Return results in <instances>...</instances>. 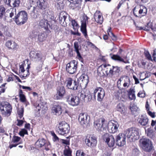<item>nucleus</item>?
<instances>
[{"instance_id":"nucleus-1","label":"nucleus","mask_w":156,"mask_h":156,"mask_svg":"<svg viewBox=\"0 0 156 156\" xmlns=\"http://www.w3.org/2000/svg\"><path fill=\"white\" fill-rule=\"evenodd\" d=\"M125 132L126 137L130 142L135 141L139 138V130L135 128H131L127 129Z\"/></svg>"},{"instance_id":"nucleus-2","label":"nucleus","mask_w":156,"mask_h":156,"mask_svg":"<svg viewBox=\"0 0 156 156\" xmlns=\"http://www.w3.org/2000/svg\"><path fill=\"white\" fill-rule=\"evenodd\" d=\"M30 56L32 60L37 62H39V66L37 67V69L40 71L41 69L44 59H43L42 55L37 51H31L30 53Z\"/></svg>"},{"instance_id":"nucleus-3","label":"nucleus","mask_w":156,"mask_h":156,"mask_svg":"<svg viewBox=\"0 0 156 156\" xmlns=\"http://www.w3.org/2000/svg\"><path fill=\"white\" fill-rule=\"evenodd\" d=\"M27 14L24 11H21L14 16V21L18 25L24 24L27 20Z\"/></svg>"},{"instance_id":"nucleus-4","label":"nucleus","mask_w":156,"mask_h":156,"mask_svg":"<svg viewBox=\"0 0 156 156\" xmlns=\"http://www.w3.org/2000/svg\"><path fill=\"white\" fill-rule=\"evenodd\" d=\"M56 129L59 134L64 135L69 133L70 128L68 124L66 122L63 121L60 122L57 125Z\"/></svg>"},{"instance_id":"nucleus-5","label":"nucleus","mask_w":156,"mask_h":156,"mask_svg":"<svg viewBox=\"0 0 156 156\" xmlns=\"http://www.w3.org/2000/svg\"><path fill=\"white\" fill-rule=\"evenodd\" d=\"M107 122L102 118L98 119L94 122V126L98 131H102L107 129Z\"/></svg>"},{"instance_id":"nucleus-6","label":"nucleus","mask_w":156,"mask_h":156,"mask_svg":"<svg viewBox=\"0 0 156 156\" xmlns=\"http://www.w3.org/2000/svg\"><path fill=\"white\" fill-rule=\"evenodd\" d=\"M140 144L143 149L145 151L149 152L152 149V144L151 141L148 139L143 138L140 139Z\"/></svg>"},{"instance_id":"nucleus-7","label":"nucleus","mask_w":156,"mask_h":156,"mask_svg":"<svg viewBox=\"0 0 156 156\" xmlns=\"http://www.w3.org/2000/svg\"><path fill=\"white\" fill-rule=\"evenodd\" d=\"M0 110L2 114L5 116L10 115L11 112L12 108L8 103H2L0 105Z\"/></svg>"},{"instance_id":"nucleus-8","label":"nucleus","mask_w":156,"mask_h":156,"mask_svg":"<svg viewBox=\"0 0 156 156\" xmlns=\"http://www.w3.org/2000/svg\"><path fill=\"white\" fill-rule=\"evenodd\" d=\"M66 100L68 104L73 106H78L80 102L78 97L73 96L72 94L67 96Z\"/></svg>"},{"instance_id":"nucleus-9","label":"nucleus","mask_w":156,"mask_h":156,"mask_svg":"<svg viewBox=\"0 0 156 156\" xmlns=\"http://www.w3.org/2000/svg\"><path fill=\"white\" fill-rule=\"evenodd\" d=\"M89 80L88 76L85 74H82L77 79L78 83L83 88H85L89 82Z\"/></svg>"},{"instance_id":"nucleus-10","label":"nucleus","mask_w":156,"mask_h":156,"mask_svg":"<svg viewBox=\"0 0 156 156\" xmlns=\"http://www.w3.org/2000/svg\"><path fill=\"white\" fill-rule=\"evenodd\" d=\"M119 127V125L117 122L111 120L108 122L107 128L109 132L114 133L118 131Z\"/></svg>"},{"instance_id":"nucleus-11","label":"nucleus","mask_w":156,"mask_h":156,"mask_svg":"<svg viewBox=\"0 0 156 156\" xmlns=\"http://www.w3.org/2000/svg\"><path fill=\"white\" fill-rule=\"evenodd\" d=\"M77 62L73 60L68 63L66 66V70L69 73L73 74L76 71L77 67Z\"/></svg>"},{"instance_id":"nucleus-12","label":"nucleus","mask_w":156,"mask_h":156,"mask_svg":"<svg viewBox=\"0 0 156 156\" xmlns=\"http://www.w3.org/2000/svg\"><path fill=\"white\" fill-rule=\"evenodd\" d=\"M126 133H120L115 137L117 145L119 146H123L126 143Z\"/></svg>"},{"instance_id":"nucleus-13","label":"nucleus","mask_w":156,"mask_h":156,"mask_svg":"<svg viewBox=\"0 0 156 156\" xmlns=\"http://www.w3.org/2000/svg\"><path fill=\"white\" fill-rule=\"evenodd\" d=\"M97 95V100L98 101H101L103 99L105 93L104 90L101 87H98L95 89L93 93V97L95 98L96 95Z\"/></svg>"},{"instance_id":"nucleus-14","label":"nucleus","mask_w":156,"mask_h":156,"mask_svg":"<svg viewBox=\"0 0 156 156\" xmlns=\"http://www.w3.org/2000/svg\"><path fill=\"white\" fill-rule=\"evenodd\" d=\"M88 17L84 14L83 15L81 19V30L85 36L87 35L86 23L88 22Z\"/></svg>"},{"instance_id":"nucleus-15","label":"nucleus","mask_w":156,"mask_h":156,"mask_svg":"<svg viewBox=\"0 0 156 156\" xmlns=\"http://www.w3.org/2000/svg\"><path fill=\"white\" fill-rule=\"evenodd\" d=\"M103 138L109 147H112L114 146L115 141L113 136L110 135L106 133L103 136Z\"/></svg>"},{"instance_id":"nucleus-16","label":"nucleus","mask_w":156,"mask_h":156,"mask_svg":"<svg viewBox=\"0 0 156 156\" xmlns=\"http://www.w3.org/2000/svg\"><path fill=\"white\" fill-rule=\"evenodd\" d=\"M98 69L102 71L103 73H105L107 75L108 74L112 75L113 73L112 67L109 64H102L99 67Z\"/></svg>"},{"instance_id":"nucleus-17","label":"nucleus","mask_w":156,"mask_h":156,"mask_svg":"<svg viewBox=\"0 0 156 156\" xmlns=\"http://www.w3.org/2000/svg\"><path fill=\"white\" fill-rule=\"evenodd\" d=\"M85 143L87 146L91 147L96 146L97 143L96 137L93 136H91L87 137L85 139Z\"/></svg>"},{"instance_id":"nucleus-18","label":"nucleus","mask_w":156,"mask_h":156,"mask_svg":"<svg viewBox=\"0 0 156 156\" xmlns=\"http://www.w3.org/2000/svg\"><path fill=\"white\" fill-rule=\"evenodd\" d=\"M137 12L136 7H135L133 9V12L134 15L136 17H141L142 16H145L147 14V9L145 7L142 6L140 7L138 15L136 14Z\"/></svg>"},{"instance_id":"nucleus-19","label":"nucleus","mask_w":156,"mask_h":156,"mask_svg":"<svg viewBox=\"0 0 156 156\" xmlns=\"http://www.w3.org/2000/svg\"><path fill=\"white\" fill-rule=\"evenodd\" d=\"M67 81L66 86L69 89L74 90L78 89L79 85L76 80H72L71 78H69Z\"/></svg>"},{"instance_id":"nucleus-20","label":"nucleus","mask_w":156,"mask_h":156,"mask_svg":"<svg viewBox=\"0 0 156 156\" xmlns=\"http://www.w3.org/2000/svg\"><path fill=\"white\" fill-rule=\"evenodd\" d=\"M88 115L86 113H80L79 117V121L80 124L84 126L88 123L87 120Z\"/></svg>"},{"instance_id":"nucleus-21","label":"nucleus","mask_w":156,"mask_h":156,"mask_svg":"<svg viewBox=\"0 0 156 156\" xmlns=\"http://www.w3.org/2000/svg\"><path fill=\"white\" fill-rule=\"evenodd\" d=\"M137 121L139 124L142 126H145L148 123V119L144 115H141L139 117Z\"/></svg>"},{"instance_id":"nucleus-22","label":"nucleus","mask_w":156,"mask_h":156,"mask_svg":"<svg viewBox=\"0 0 156 156\" xmlns=\"http://www.w3.org/2000/svg\"><path fill=\"white\" fill-rule=\"evenodd\" d=\"M94 18L95 21L98 23L101 24L103 19L101 13L99 11H97L94 15Z\"/></svg>"},{"instance_id":"nucleus-23","label":"nucleus","mask_w":156,"mask_h":156,"mask_svg":"<svg viewBox=\"0 0 156 156\" xmlns=\"http://www.w3.org/2000/svg\"><path fill=\"white\" fill-rule=\"evenodd\" d=\"M65 93V90L63 87H58L57 90V94L58 96L56 97V99L57 100L61 99L64 95Z\"/></svg>"},{"instance_id":"nucleus-24","label":"nucleus","mask_w":156,"mask_h":156,"mask_svg":"<svg viewBox=\"0 0 156 156\" xmlns=\"http://www.w3.org/2000/svg\"><path fill=\"white\" fill-rule=\"evenodd\" d=\"M30 67L29 65H27V67L26 68V70L24 69V66L21 65L20 66L19 71H21L22 73H24L23 75H21L22 77H25L29 76V69Z\"/></svg>"},{"instance_id":"nucleus-25","label":"nucleus","mask_w":156,"mask_h":156,"mask_svg":"<svg viewBox=\"0 0 156 156\" xmlns=\"http://www.w3.org/2000/svg\"><path fill=\"white\" fill-rule=\"evenodd\" d=\"M6 46L9 49H16L18 48L17 44L14 42L8 41L5 43Z\"/></svg>"},{"instance_id":"nucleus-26","label":"nucleus","mask_w":156,"mask_h":156,"mask_svg":"<svg viewBox=\"0 0 156 156\" xmlns=\"http://www.w3.org/2000/svg\"><path fill=\"white\" fill-rule=\"evenodd\" d=\"M52 112L56 115H60L62 113L61 107L59 105H55L52 108Z\"/></svg>"},{"instance_id":"nucleus-27","label":"nucleus","mask_w":156,"mask_h":156,"mask_svg":"<svg viewBox=\"0 0 156 156\" xmlns=\"http://www.w3.org/2000/svg\"><path fill=\"white\" fill-rule=\"evenodd\" d=\"M121 79L123 80L124 82L123 84L124 87L128 88L130 85V79L127 76H121Z\"/></svg>"},{"instance_id":"nucleus-28","label":"nucleus","mask_w":156,"mask_h":156,"mask_svg":"<svg viewBox=\"0 0 156 156\" xmlns=\"http://www.w3.org/2000/svg\"><path fill=\"white\" fill-rule=\"evenodd\" d=\"M46 143L45 140L39 139L35 143V146L37 148H41L44 146Z\"/></svg>"},{"instance_id":"nucleus-29","label":"nucleus","mask_w":156,"mask_h":156,"mask_svg":"<svg viewBox=\"0 0 156 156\" xmlns=\"http://www.w3.org/2000/svg\"><path fill=\"white\" fill-rule=\"evenodd\" d=\"M39 24L40 26L44 28L45 29L48 28V26L49 25L47 20L45 19L41 20L39 22Z\"/></svg>"},{"instance_id":"nucleus-30","label":"nucleus","mask_w":156,"mask_h":156,"mask_svg":"<svg viewBox=\"0 0 156 156\" xmlns=\"http://www.w3.org/2000/svg\"><path fill=\"white\" fill-rule=\"evenodd\" d=\"M47 34L45 32L40 34L38 35V40L40 42L44 41L46 39Z\"/></svg>"},{"instance_id":"nucleus-31","label":"nucleus","mask_w":156,"mask_h":156,"mask_svg":"<svg viewBox=\"0 0 156 156\" xmlns=\"http://www.w3.org/2000/svg\"><path fill=\"white\" fill-rule=\"evenodd\" d=\"M63 154L65 156H72V151L68 146H67L65 147Z\"/></svg>"},{"instance_id":"nucleus-32","label":"nucleus","mask_w":156,"mask_h":156,"mask_svg":"<svg viewBox=\"0 0 156 156\" xmlns=\"http://www.w3.org/2000/svg\"><path fill=\"white\" fill-rule=\"evenodd\" d=\"M135 91L133 89H130L129 92V98L131 100H135L136 96L135 94Z\"/></svg>"},{"instance_id":"nucleus-33","label":"nucleus","mask_w":156,"mask_h":156,"mask_svg":"<svg viewBox=\"0 0 156 156\" xmlns=\"http://www.w3.org/2000/svg\"><path fill=\"white\" fill-rule=\"evenodd\" d=\"M39 1L37 2V6L41 9H45L46 7L44 5V3L45 2V0H39Z\"/></svg>"},{"instance_id":"nucleus-34","label":"nucleus","mask_w":156,"mask_h":156,"mask_svg":"<svg viewBox=\"0 0 156 156\" xmlns=\"http://www.w3.org/2000/svg\"><path fill=\"white\" fill-rule=\"evenodd\" d=\"M116 109L121 113H123L125 111V108L123 104L122 103L118 104L116 106Z\"/></svg>"},{"instance_id":"nucleus-35","label":"nucleus","mask_w":156,"mask_h":156,"mask_svg":"<svg viewBox=\"0 0 156 156\" xmlns=\"http://www.w3.org/2000/svg\"><path fill=\"white\" fill-rule=\"evenodd\" d=\"M19 95L20 101L22 102H25L26 101V97L21 90H19Z\"/></svg>"},{"instance_id":"nucleus-36","label":"nucleus","mask_w":156,"mask_h":156,"mask_svg":"<svg viewBox=\"0 0 156 156\" xmlns=\"http://www.w3.org/2000/svg\"><path fill=\"white\" fill-rule=\"evenodd\" d=\"M7 12L9 13V16L12 17L14 15H16V9L15 8H11L7 10Z\"/></svg>"},{"instance_id":"nucleus-37","label":"nucleus","mask_w":156,"mask_h":156,"mask_svg":"<svg viewBox=\"0 0 156 156\" xmlns=\"http://www.w3.org/2000/svg\"><path fill=\"white\" fill-rule=\"evenodd\" d=\"M20 3V0H11V7H16L19 6Z\"/></svg>"},{"instance_id":"nucleus-38","label":"nucleus","mask_w":156,"mask_h":156,"mask_svg":"<svg viewBox=\"0 0 156 156\" xmlns=\"http://www.w3.org/2000/svg\"><path fill=\"white\" fill-rule=\"evenodd\" d=\"M24 112V108L23 107H21L18 109L17 111V113L18 117L21 119L23 116Z\"/></svg>"},{"instance_id":"nucleus-39","label":"nucleus","mask_w":156,"mask_h":156,"mask_svg":"<svg viewBox=\"0 0 156 156\" xmlns=\"http://www.w3.org/2000/svg\"><path fill=\"white\" fill-rule=\"evenodd\" d=\"M66 14L65 12H61L60 13L59 16L60 20L63 22H65L66 18Z\"/></svg>"},{"instance_id":"nucleus-40","label":"nucleus","mask_w":156,"mask_h":156,"mask_svg":"<svg viewBox=\"0 0 156 156\" xmlns=\"http://www.w3.org/2000/svg\"><path fill=\"white\" fill-rule=\"evenodd\" d=\"M111 58L112 59L114 60H117L120 62H123L124 63H126L124 61L123 59L120 56H119L118 55H114L112 56Z\"/></svg>"},{"instance_id":"nucleus-41","label":"nucleus","mask_w":156,"mask_h":156,"mask_svg":"<svg viewBox=\"0 0 156 156\" xmlns=\"http://www.w3.org/2000/svg\"><path fill=\"white\" fill-rule=\"evenodd\" d=\"M145 131L147 136L149 137H151L153 136L154 132L151 128H148L147 130H146Z\"/></svg>"},{"instance_id":"nucleus-42","label":"nucleus","mask_w":156,"mask_h":156,"mask_svg":"<svg viewBox=\"0 0 156 156\" xmlns=\"http://www.w3.org/2000/svg\"><path fill=\"white\" fill-rule=\"evenodd\" d=\"M2 63L3 66L5 67H8L10 64V62L7 58H5L3 59L2 62Z\"/></svg>"},{"instance_id":"nucleus-43","label":"nucleus","mask_w":156,"mask_h":156,"mask_svg":"<svg viewBox=\"0 0 156 156\" xmlns=\"http://www.w3.org/2000/svg\"><path fill=\"white\" fill-rule=\"evenodd\" d=\"M130 109L132 112L134 114L135 112L138 111V108L135 105H131L130 107Z\"/></svg>"},{"instance_id":"nucleus-44","label":"nucleus","mask_w":156,"mask_h":156,"mask_svg":"<svg viewBox=\"0 0 156 156\" xmlns=\"http://www.w3.org/2000/svg\"><path fill=\"white\" fill-rule=\"evenodd\" d=\"M5 9L4 7L0 6V19H1L3 17V15L5 14Z\"/></svg>"},{"instance_id":"nucleus-45","label":"nucleus","mask_w":156,"mask_h":156,"mask_svg":"<svg viewBox=\"0 0 156 156\" xmlns=\"http://www.w3.org/2000/svg\"><path fill=\"white\" fill-rule=\"evenodd\" d=\"M76 156H87L86 154L81 150H77L76 153Z\"/></svg>"},{"instance_id":"nucleus-46","label":"nucleus","mask_w":156,"mask_h":156,"mask_svg":"<svg viewBox=\"0 0 156 156\" xmlns=\"http://www.w3.org/2000/svg\"><path fill=\"white\" fill-rule=\"evenodd\" d=\"M79 95L82 98V99H84L85 98L89 95L88 94H87L86 93H85L84 90H82L81 91V92L80 93V94Z\"/></svg>"},{"instance_id":"nucleus-47","label":"nucleus","mask_w":156,"mask_h":156,"mask_svg":"<svg viewBox=\"0 0 156 156\" xmlns=\"http://www.w3.org/2000/svg\"><path fill=\"white\" fill-rule=\"evenodd\" d=\"M20 138L17 136H14L12 139V143H16L18 142L20 140Z\"/></svg>"},{"instance_id":"nucleus-48","label":"nucleus","mask_w":156,"mask_h":156,"mask_svg":"<svg viewBox=\"0 0 156 156\" xmlns=\"http://www.w3.org/2000/svg\"><path fill=\"white\" fill-rule=\"evenodd\" d=\"M72 25L74 29L76 30L78 24L75 20H73L71 21Z\"/></svg>"},{"instance_id":"nucleus-49","label":"nucleus","mask_w":156,"mask_h":156,"mask_svg":"<svg viewBox=\"0 0 156 156\" xmlns=\"http://www.w3.org/2000/svg\"><path fill=\"white\" fill-rule=\"evenodd\" d=\"M108 35L114 41H116L117 39V37L112 33L110 32L108 33Z\"/></svg>"},{"instance_id":"nucleus-50","label":"nucleus","mask_w":156,"mask_h":156,"mask_svg":"<svg viewBox=\"0 0 156 156\" xmlns=\"http://www.w3.org/2000/svg\"><path fill=\"white\" fill-rule=\"evenodd\" d=\"M112 68L113 71V72H114L115 73H119L120 71V68L117 66H112Z\"/></svg>"},{"instance_id":"nucleus-51","label":"nucleus","mask_w":156,"mask_h":156,"mask_svg":"<svg viewBox=\"0 0 156 156\" xmlns=\"http://www.w3.org/2000/svg\"><path fill=\"white\" fill-rule=\"evenodd\" d=\"M146 57L150 60L152 59L148 51L145 50L144 52Z\"/></svg>"},{"instance_id":"nucleus-52","label":"nucleus","mask_w":156,"mask_h":156,"mask_svg":"<svg viewBox=\"0 0 156 156\" xmlns=\"http://www.w3.org/2000/svg\"><path fill=\"white\" fill-rule=\"evenodd\" d=\"M149 0H136L135 2L139 5L143 3H145L148 2Z\"/></svg>"},{"instance_id":"nucleus-53","label":"nucleus","mask_w":156,"mask_h":156,"mask_svg":"<svg viewBox=\"0 0 156 156\" xmlns=\"http://www.w3.org/2000/svg\"><path fill=\"white\" fill-rule=\"evenodd\" d=\"M27 134V131L25 129H22L21 131H20L19 133V134L20 135V136H24L25 134Z\"/></svg>"},{"instance_id":"nucleus-54","label":"nucleus","mask_w":156,"mask_h":156,"mask_svg":"<svg viewBox=\"0 0 156 156\" xmlns=\"http://www.w3.org/2000/svg\"><path fill=\"white\" fill-rule=\"evenodd\" d=\"M139 153L138 150L136 148L134 149L132 151V156H137Z\"/></svg>"},{"instance_id":"nucleus-55","label":"nucleus","mask_w":156,"mask_h":156,"mask_svg":"<svg viewBox=\"0 0 156 156\" xmlns=\"http://www.w3.org/2000/svg\"><path fill=\"white\" fill-rule=\"evenodd\" d=\"M137 96L143 98L145 97V94L144 91H140L138 93Z\"/></svg>"},{"instance_id":"nucleus-56","label":"nucleus","mask_w":156,"mask_h":156,"mask_svg":"<svg viewBox=\"0 0 156 156\" xmlns=\"http://www.w3.org/2000/svg\"><path fill=\"white\" fill-rule=\"evenodd\" d=\"M147 112L148 115L152 118H154L155 117V112H152L150 110L148 111Z\"/></svg>"},{"instance_id":"nucleus-57","label":"nucleus","mask_w":156,"mask_h":156,"mask_svg":"<svg viewBox=\"0 0 156 156\" xmlns=\"http://www.w3.org/2000/svg\"><path fill=\"white\" fill-rule=\"evenodd\" d=\"M71 1H73V3L74 4H77V6H79L81 2V0H70Z\"/></svg>"},{"instance_id":"nucleus-58","label":"nucleus","mask_w":156,"mask_h":156,"mask_svg":"<svg viewBox=\"0 0 156 156\" xmlns=\"http://www.w3.org/2000/svg\"><path fill=\"white\" fill-rule=\"evenodd\" d=\"M44 146L45 149L47 151L49 150L51 147V145L49 143H46Z\"/></svg>"},{"instance_id":"nucleus-59","label":"nucleus","mask_w":156,"mask_h":156,"mask_svg":"<svg viewBox=\"0 0 156 156\" xmlns=\"http://www.w3.org/2000/svg\"><path fill=\"white\" fill-rule=\"evenodd\" d=\"M5 83H4L2 85V86L0 87V94H1L2 93H3L5 91V89L4 87L5 86Z\"/></svg>"},{"instance_id":"nucleus-60","label":"nucleus","mask_w":156,"mask_h":156,"mask_svg":"<svg viewBox=\"0 0 156 156\" xmlns=\"http://www.w3.org/2000/svg\"><path fill=\"white\" fill-rule=\"evenodd\" d=\"M76 51L77 53V56L78 57V59L80 61H81V62H82L83 61V58H82V57L80 55V54L79 51Z\"/></svg>"},{"instance_id":"nucleus-61","label":"nucleus","mask_w":156,"mask_h":156,"mask_svg":"<svg viewBox=\"0 0 156 156\" xmlns=\"http://www.w3.org/2000/svg\"><path fill=\"white\" fill-rule=\"evenodd\" d=\"M17 121L18 122V123L17 124V125L19 126H21L23 124V120H19L17 119Z\"/></svg>"},{"instance_id":"nucleus-62","label":"nucleus","mask_w":156,"mask_h":156,"mask_svg":"<svg viewBox=\"0 0 156 156\" xmlns=\"http://www.w3.org/2000/svg\"><path fill=\"white\" fill-rule=\"evenodd\" d=\"M52 135L53 137L54 140L57 141L59 140L58 138L54 133L52 134Z\"/></svg>"},{"instance_id":"nucleus-63","label":"nucleus","mask_w":156,"mask_h":156,"mask_svg":"<svg viewBox=\"0 0 156 156\" xmlns=\"http://www.w3.org/2000/svg\"><path fill=\"white\" fill-rule=\"evenodd\" d=\"M149 23L147 24V25L144 27V30L146 31H148L150 30L151 28L149 26Z\"/></svg>"},{"instance_id":"nucleus-64","label":"nucleus","mask_w":156,"mask_h":156,"mask_svg":"<svg viewBox=\"0 0 156 156\" xmlns=\"http://www.w3.org/2000/svg\"><path fill=\"white\" fill-rule=\"evenodd\" d=\"M62 143L66 145L69 144V140H62Z\"/></svg>"}]
</instances>
